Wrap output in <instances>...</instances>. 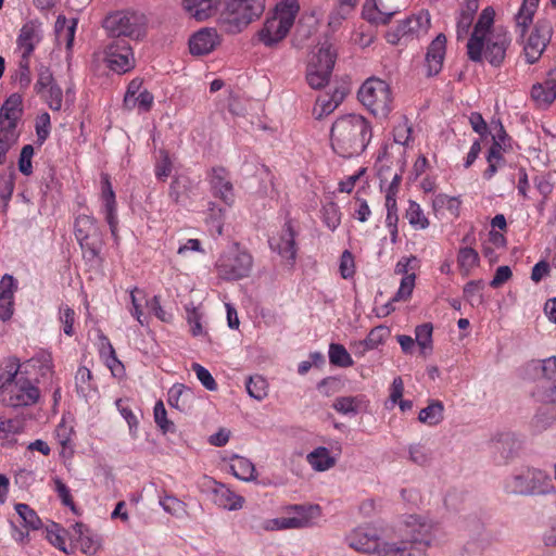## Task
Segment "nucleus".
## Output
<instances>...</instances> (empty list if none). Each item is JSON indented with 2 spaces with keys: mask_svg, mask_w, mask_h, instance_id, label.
Returning a JSON list of instances; mask_svg holds the SVG:
<instances>
[{
  "mask_svg": "<svg viewBox=\"0 0 556 556\" xmlns=\"http://www.w3.org/2000/svg\"><path fill=\"white\" fill-rule=\"evenodd\" d=\"M494 14L492 8H485L479 15L467 42V55L472 62L486 60L492 66H500L505 60L511 40L505 28H492Z\"/></svg>",
  "mask_w": 556,
  "mask_h": 556,
  "instance_id": "f257e3e1",
  "label": "nucleus"
},
{
  "mask_svg": "<svg viewBox=\"0 0 556 556\" xmlns=\"http://www.w3.org/2000/svg\"><path fill=\"white\" fill-rule=\"evenodd\" d=\"M371 137L370 123L358 114L338 117L330 130L331 148L342 157L357 156L363 153Z\"/></svg>",
  "mask_w": 556,
  "mask_h": 556,
  "instance_id": "f03ea898",
  "label": "nucleus"
},
{
  "mask_svg": "<svg viewBox=\"0 0 556 556\" xmlns=\"http://www.w3.org/2000/svg\"><path fill=\"white\" fill-rule=\"evenodd\" d=\"M408 533L405 539L394 541L396 556H428L440 531L438 522L422 517L410 516L406 521Z\"/></svg>",
  "mask_w": 556,
  "mask_h": 556,
  "instance_id": "7ed1b4c3",
  "label": "nucleus"
},
{
  "mask_svg": "<svg viewBox=\"0 0 556 556\" xmlns=\"http://www.w3.org/2000/svg\"><path fill=\"white\" fill-rule=\"evenodd\" d=\"M298 0H282L276 5L275 12L268 16L256 33L260 43L274 48L289 34L299 13Z\"/></svg>",
  "mask_w": 556,
  "mask_h": 556,
  "instance_id": "20e7f679",
  "label": "nucleus"
},
{
  "mask_svg": "<svg viewBox=\"0 0 556 556\" xmlns=\"http://www.w3.org/2000/svg\"><path fill=\"white\" fill-rule=\"evenodd\" d=\"M265 10V0H226L217 23L228 34H239L258 20Z\"/></svg>",
  "mask_w": 556,
  "mask_h": 556,
  "instance_id": "39448f33",
  "label": "nucleus"
},
{
  "mask_svg": "<svg viewBox=\"0 0 556 556\" xmlns=\"http://www.w3.org/2000/svg\"><path fill=\"white\" fill-rule=\"evenodd\" d=\"M503 488L507 494L522 496L548 495L556 492L549 475L535 468H526L508 476Z\"/></svg>",
  "mask_w": 556,
  "mask_h": 556,
  "instance_id": "423d86ee",
  "label": "nucleus"
},
{
  "mask_svg": "<svg viewBox=\"0 0 556 556\" xmlns=\"http://www.w3.org/2000/svg\"><path fill=\"white\" fill-rule=\"evenodd\" d=\"M345 542L354 551L366 555L396 556L395 542L383 541L380 529L369 523L351 530Z\"/></svg>",
  "mask_w": 556,
  "mask_h": 556,
  "instance_id": "0eeeda50",
  "label": "nucleus"
},
{
  "mask_svg": "<svg viewBox=\"0 0 556 556\" xmlns=\"http://www.w3.org/2000/svg\"><path fill=\"white\" fill-rule=\"evenodd\" d=\"M252 268L253 256L238 243L224 251L216 262L217 275L225 280L243 279L250 275Z\"/></svg>",
  "mask_w": 556,
  "mask_h": 556,
  "instance_id": "6e6552de",
  "label": "nucleus"
},
{
  "mask_svg": "<svg viewBox=\"0 0 556 556\" xmlns=\"http://www.w3.org/2000/svg\"><path fill=\"white\" fill-rule=\"evenodd\" d=\"M358 100L375 116L386 117L392 110L390 86L382 79L370 77L361 86Z\"/></svg>",
  "mask_w": 556,
  "mask_h": 556,
  "instance_id": "1a4fd4ad",
  "label": "nucleus"
},
{
  "mask_svg": "<svg viewBox=\"0 0 556 556\" xmlns=\"http://www.w3.org/2000/svg\"><path fill=\"white\" fill-rule=\"evenodd\" d=\"M556 374V357L545 359H532L523 368L525 378L538 382V390L534 392L542 400H556V386L553 377Z\"/></svg>",
  "mask_w": 556,
  "mask_h": 556,
  "instance_id": "9d476101",
  "label": "nucleus"
},
{
  "mask_svg": "<svg viewBox=\"0 0 556 556\" xmlns=\"http://www.w3.org/2000/svg\"><path fill=\"white\" fill-rule=\"evenodd\" d=\"M146 18L143 14L131 11H117L104 20V27L116 37L139 39L144 35Z\"/></svg>",
  "mask_w": 556,
  "mask_h": 556,
  "instance_id": "9b49d317",
  "label": "nucleus"
},
{
  "mask_svg": "<svg viewBox=\"0 0 556 556\" xmlns=\"http://www.w3.org/2000/svg\"><path fill=\"white\" fill-rule=\"evenodd\" d=\"M430 26V13L421 10L400 21L394 29L387 33V40L391 45H397L401 40L418 39L429 31Z\"/></svg>",
  "mask_w": 556,
  "mask_h": 556,
  "instance_id": "f8f14e48",
  "label": "nucleus"
},
{
  "mask_svg": "<svg viewBox=\"0 0 556 556\" xmlns=\"http://www.w3.org/2000/svg\"><path fill=\"white\" fill-rule=\"evenodd\" d=\"M75 237L88 261L99 257L101 248V230L94 217L79 215L75 220Z\"/></svg>",
  "mask_w": 556,
  "mask_h": 556,
  "instance_id": "ddd939ff",
  "label": "nucleus"
},
{
  "mask_svg": "<svg viewBox=\"0 0 556 556\" xmlns=\"http://www.w3.org/2000/svg\"><path fill=\"white\" fill-rule=\"evenodd\" d=\"M40 397V390L37 384L20 371L10 388L7 389L3 402L14 408L35 405Z\"/></svg>",
  "mask_w": 556,
  "mask_h": 556,
  "instance_id": "4468645a",
  "label": "nucleus"
},
{
  "mask_svg": "<svg viewBox=\"0 0 556 556\" xmlns=\"http://www.w3.org/2000/svg\"><path fill=\"white\" fill-rule=\"evenodd\" d=\"M553 35V27L549 21L539 20L533 30L523 40V53L526 61L533 64L541 58Z\"/></svg>",
  "mask_w": 556,
  "mask_h": 556,
  "instance_id": "2eb2a0df",
  "label": "nucleus"
},
{
  "mask_svg": "<svg viewBox=\"0 0 556 556\" xmlns=\"http://www.w3.org/2000/svg\"><path fill=\"white\" fill-rule=\"evenodd\" d=\"M268 242L271 251L278 253L287 264L290 266L294 264L298 248L295 243V231L290 220L286 222L281 230L273 235Z\"/></svg>",
  "mask_w": 556,
  "mask_h": 556,
  "instance_id": "dca6fc26",
  "label": "nucleus"
},
{
  "mask_svg": "<svg viewBox=\"0 0 556 556\" xmlns=\"http://www.w3.org/2000/svg\"><path fill=\"white\" fill-rule=\"evenodd\" d=\"M105 62L110 70L124 74L135 67V56L131 47L123 40L111 43L105 51Z\"/></svg>",
  "mask_w": 556,
  "mask_h": 556,
  "instance_id": "f3484780",
  "label": "nucleus"
},
{
  "mask_svg": "<svg viewBox=\"0 0 556 556\" xmlns=\"http://www.w3.org/2000/svg\"><path fill=\"white\" fill-rule=\"evenodd\" d=\"M210 189L215 198H218L227 206L235 203V189L230 173L224 167H213L208 173Z\"/></svg>",
  "mask_w": 556,
  "mask_h": 556,
  "instance_id": "a211bd4d",
  "label": "nucleus"
},
{
  "mask_svg": "<svg viewBox=\"0 0 556 556\" xmlns=\"http://www.w3.org/2000/svg\"><path fill=\"white\" fill-rule=\"evenodd\" d=\"M23 115V98L18 93L10 94L0 108V132L18 135L17 124Z\"/></svg>",
  "mask_w": 556,
  "mask_h": 556,
  "instance_id": "6ab92c4d",
  "label": "nucleus"
},
{
  "mask_svg": "<svg viewBox=\"0 0 556 556\" xmlns=\"http://www.w3.org/2000/svg\"><path fill=\"white\" fill-rule=\"evenodd\" d=\"M102 213L109 224L112 236L117 239L118 216L117 203L115 192L112 188L110 176L108 174L101 175V194Z\"/></svg>",
  "mask_w": 556,
  "mask_h": 556,
  "instance_id": "aec40b11",
  "label": "nucleus"
},
{
  "mask_svg": "<svg viewBox=\"0 0 556 556\" xmlns=\"http://www.w3.org/2000/svg\"><path fill=\"white\" fill-rule=\"evenodd\" d=\"M41 23L38 20L26 22L20 29L16 39L17 49L21 55L31 56L37 45L41 40Z\"/></svg>",
  "mask_w": 556,
  "mask_h": 556,
  "instance_id": "412c9836",
  "label": "nucleus"
},
{
  "mask_svg": "<svg viewBox=\"0 0 556 556\" xmlns=\"http://www.w3.org/2000/svg\"><path fill=\"white\" fill-rule=\"evenodd\" d=\"M531 99L540 108H547L556 99V68L551 70L543 83L532 86Z\"/></svg>",
  "mask_w": 556,
  "mask_h": 556,
  "instance_id": "4be33fe9",
  "label": "nucleus"
},
{
  "mask_svg": "<svg viewBox=\"0 0 556 556\" xmlns=\"http://www.w3.org/2000/svg\"><path fill=\"white\" fill-rule=\"evenodd\" d=\"M445 51L446 37L443 34H439L429 45L426 54V67L428 76H434L441 72Z\"/></svg>",
  "mask_w": 556,
  "mask_h": 556,
  "instance_id": "5701e85b",
  "label": "nucleus"
},
{
  "mask_svg": "<svg viewBox=\"0 0 556 556\" xmlns=\"http://www.w3.org/2000/svg\"><path fill=\"white\" fill-rule=\"evenodd\" d=\"M218 45L219 36L213 28H203L197 31L189 40V49L193 55L208 54Z\"/></svg>",
  "mask_w": 556,
  "mask_h": 556,
  "instance_id": "b1692460",
  "label": "nucleus"
},
{
  "mask_svg": "<svg viewBox=\"0 0 556 556\" xmlns=\"http://www.w3.org/2000/svg\"><path fill=\"white\" fill-rule=\"evenodd\" d=\"M220 0H181V7L192 18L202 22L213 16Z\"/></svg>",
  "mask_w": 556,
  "mask_h": 556,
  "instance_id": "393cba45",
  "label": "nucleus"
},
{
  "mask_svg": "<svg viewBox=\"0 0 556 556\" xmlns=\"http://www.w3.org/2000/svg\"><path fill=\"white\" fill-rule=\"evenodd\" d=\"M212 493L214 503L224 509L238 510L243 507L244 498L236 494L226 484L215 481Z\"/></svg>",
  "mask_w": 556,
  "mask_h": 556,
  "instance_id": "a878e982",
  "label": "nucleus"
},
{
  "mask_svg": "<svg viewBox=\"0 0 556 556\" xmlns=\"http://www.w3.org/2000/svg\"><path fill=\"white\" fill-rule=\"evenodd\" d=\"M540 0H523L515 15V31L519 38H525L533 23Z\"/></svg>",
  "mask_w": 556,
  "mask_h": 556,
  "instance_id": "bb28decb",
  "label": "nucleus"
},
{
  "mask_svg": "<svg viewBox=\"0 0 556 556\" xmlns=\"http://www.w3.org/2000/svg\"><path fill=\"white\" fill-rule=\"evenodd\" d=\"M478 9L479 0H466L464 2L456 23V33L458 40L465 38L468 35Z\"/></svg>",
  "mask_w": 556,
  "mask_h": 556,
  "instance_id": "cd10ccee",
  "label": "nucleus"
},
{
  "mask_svg": "<svg viewBox=\"0 0 556 556\" xmlns=\"http://www.w3.org/2000/svg\"><path fill=\"white\" fill-rule=\"evenodd\" d=\"M345 97L343 89L336 88L331 94L319 96L314 106V114L317 118L332 113Z\"/></svg>",
  "mask_w": 556,
  "mask_h": 556,
  "instance_id": "c85d7f7f",
  "label": "nucleus"
},
{
  "mask_svg": "<svg viewBox=\"0 0 556 556\" xmlns=\"http://www.w3.org/2000/svg\"><path fill=\"white\" fill-rule=\"evenodd\" d=\"M367 400L363 395L339 396L332 403V408L342 415H357L367 407Z\"/></svg>",
  "mask_w": 556,
  "mask_h": 556,
  "instance_id": "c756f323",
  "label": "nucleus"
},
{
  "mask_svg": "<svg viewBox=\"0 0 556 556\" xmlns=\"http://www.w3.org/2000/svg\"><path fill=\"white\" fill-rule=\"evenodd\" d=\"M295 519L301 521V528L313 527L321 516L318 505H292L288 508Z\"/></svg>",
  "mask_w": 556,
  "mask_h": 556,
  "instance_id": "7c9ffc66",
  "label": "nucleus"
},
{
  "mask_svg": "<svg viewBox=\"0 0 556 556\" xmlns=\"http://www.w3.org/2000/svg\"><path fill=\"white\" fill-rule=\"evenodd\" d=\"M415 279H416L415 273H410V275H406L402 278L400 288H399L397 292L395 293V295L392 298V300L389 303H387L381 308V314L383 316H387L391 312L394 311V306H393L394 302L407 301L410 298L414 287H415Z\"/></svg>",
  "mask_w": 556,
  "mask_h": 556,
  "instance_id": "2f4dec72",
  "label": "nucleus"
},
{
  "mask_svg": "<svg viewBox=\"0 0 556 556\" xmlns=\"http://www.w3.org/2000/svg\"><path fill=\"white\" fill-rule=\"evenodd\" d=\"M326 63L321 67H316L314 64L307 65L306 80L312 88L319 89L329 83L332 73L330 59Z\"/></svg>",
  "mask_w": 556,
  "mask_h": 556,
  "instance_id": "473e14b6",
  "label": "nucleus"
},
{
  "mask_svg": "<svg viewBox=\"0 0 556 556\" xmlns=\"http://www.w3.org/2000/svg\"><path fill=\"white\" fill-rule=\"evenodd\" d=\"M399 12L397 9L389 10L381 0L375 2L371 7H364V17L374 24H387L391 17Z\"/></svg>",
  "mask_w": 556,
  "mask_h": 556,
  "instance_id": "72a5a7b5",
  "label": "nucleus"
},
{
  "mask_svg": "<svg viewBox=\"0 0 556 556\" xmlns=\"http://www.w3.org/2000/svg\"><path fill=\"white\" fill-rule=\"evenodd\" d=\"M73 531L77 536L76 540L83 553L89 555L97 553L99 549V541L84 523L77 522L73 527Z\"/></svg>",
  "mask_w": 556,
  "mask_h": 556,
  "instance_id": "f704fd0d",
  "label": "nucleus"
},
{
  "mask_svg": "<svg viewBox=\"0 0 556 556\" xmlns=\"http://www.w3.org/2000/svg\"><path fill=\"white\" fill-rule=\"evenodd\" d=\"M307 463L316 471H326L336 465V459L330 455L328 448L319 446L307 454Z\"/></svg>",
  "mask_w": 556,
  "mask_h": 556,
  "instance_id": "c9c22d12",
  "label": "nucleus"
},
{
  "mask_svg": "<svg viewBox=\"0 0 556 556\" xmlns=\"http://www.w3.org/2000/svg\"><path fill=\"white\" fill-rule=\"evenodd\" d=\"M21 371V363L16 357H9L0 364V391L7 394V389L13 383Z\"/></svg>",
  "mask_w": 556,
  "mask_h": 556,
  "instance_id": "e433bc0d",
  "label": "nucleus"
},
{
  "mask_svg": "<svg viewBox=\"0 0 556 556\" xmlns=\"http://www.w3.org/2000/svg\"><path fill=\"white\" fill-rule=\"evenodd\" d=\"M230 469L232 475L242 481H253L256 479L255 467L253 463L242 456L231 458Z\"/></svg>",
  "mask_w": 556,
  "mask_h": 556,
  "instance_id": "4c0bfd02",
  "label": "nucleus"
},
{
  "mask_svg": "<svg viewBox=\"0 0 556 556\" xmlns=\"http://www.w3.org/2000/svg\"><path fill=\"white\" fill-rule=\"evenodd\" d=\"M478 252L470 248H460L457 253V265L464 276H468L479 265Z\"/></svg>",
  "mask_w": 556,
  "mask_h": 556,
  "instance_id": "58836bf2",
  "label": "nucleus"
},
{
  "mask_svg": "<svg viewBox=\"0 0 556 556\" xmlns=\"http://www.w3.org/2000/svg\"><path fill=\"white\" fill-rule=\"evenodd\" d=\"M444 406L440 401H431L419 412L418 420L428 426H437L443 420Z\"/></svg>",
  "mask_w": 556,
  "mask_h": 556,
  "instance_id": "ea45409f",
  "label": "nucleus"
},
{
  "mask_svg": "<svg viewBox=\"0 0 556 556\" xmlns=\"http://www.w3.org/2000/svg\"><path fill=\"white\" fill-rule=\"evenodd\" d=\"M405 217L409 225L416 230H422L429 226V219L425 215L424 210L417 202L413 200L408 201Z\"/></svg>",
  "mask_w": 556,
  "mask_h": 556,
  "instance_id": "a19ab883",
  "label": "nucleus"
},
{
  "mask_svg": "<svg viewBox=\"0 0 556 556\" xmlns=\"http://www.w3.org/2000/svg\"><path fill=\"white\" fill-rule=\"evenodd\" d=\"M337 52L332 43L325 41L317 47V50L313 52L308 64H314L316 67H321L327 64V60L331 61V70H333L336 63Z\"/></svg>",
  "mask_w": 556,
  "mask_h": 556,
  "instance_id": "79ce46f5",
  "label": "nucleus"
},
{
  "mask_svg": "<svg viewBox=\"0 0 556 556\" xmlns=\"http://www.w3.org/2000/svg\"><path fill=\"white\" fill-rule=\"evenodd\" d=\"M390 330L384 326H378L372 328L365 340L358 343V346L362 348V353L377 349L380 344L384 342V340L389 337Z\"/></svg>",
  "mask_w": 556,
  "mask_h": 556,
  "instance_id": "37998d69",
  "label": "nucleus"
},
{
  "mask_svg": "<svg viewBox=\"0 0 556 556\" xmlns=\"http://www.w3.org/2000/svg\"><path fill=\"white\" fill-rule=\"evenodd\" d=\"M432 332L433 326L430 323H425L415 329V342L420 349L422 355H427L432 351Z\"/></svg>",
  "mask_w": 556,
  "mask_h": 556,
  "instance_id": "c03bdc74",
  "label": "nucleus"
},
{
  "mask_svg": "<svg viewBox=\"0 0 556 556\" xmlns=\"http://www.w3.org/2000/svg\"><path fill=\"white\" fill-rule=\"evenodd\" d=\"M190 397V389L186 388L184 384H174L168 390L167 402L172 407H175L179 410H185L188 406V401Z\"/></svg>",
  "mask_w": 556,
  "mask_h": 556,
  "instance_id": "a18cd8bd",
  "label": "nucleus"
},
{
  "mask_svg": "<svg viewBox=\"0 0 556 556\" xmlns=\"http://www.w3.org/2000/svg\"><path fill=\"white\" fill-rule=\"evenodd\" d=\"M329 362L338 367L346 368L353 366L354 362L346 349L339 343L329 345Z\"/></svg>",
  "mask_w": 556,
  "mask_h": 556,
  "instance_id": "49530a36",
  "label": "nucleus"
},
{
  "mask_svg": "<svg viewBox=\"0 0 556 556\" xmlns=\"http://www.w3.org/2000/svg\"><path fill=\"white\" fill-rule=\"evenodd\" d=\"M248 394L257 400H264L268 394L267 381L260 375L251 376L245 383Z\"/></svg>",
  "mask_w": 556,
  "mask_h": 556,
  "instance_id": "de8ad7c7",
  "label": "nucleus"
},
{
  "mask_svg": "<svg viewBox=\"0 0 556 556\" xmlns=\"http://www.w3.org/2000/svg\"><path fill=\"white\" fill-rule=\"evenodd\" d=\"M354 10V8L334 2V5L328 16L329 28H331L333 31L339 29L342 23L349 18Z\"/></svg>",
  "mask_w": 556,
  "mask_h": 556,
  "instance_id": "09e8293b",
  "label": "nucleus"
},
{
  "mask_svg": "<svg viewBox=\"0 0 556 556\" xmlns=\"http://www.w3.org/2000/svg\"><path fill=\"white\" fill-rule=\"evenodd\" d=\"M76 25L77 21L75 18L67 21L64 15H59L55 21V33L59 37L64 36L68 49L74 41Z\"/></svg>",
  "mask_w": 556,
  "mask_h": 556,
  "instance_id": "8fccbe9b",
  "label": "nucleus"
},
{
  "mask_svg": "<svg viewBox=\"0 0 556 556\" xmlns=\"http://www.w3.org/2000/svg\"><path fill=\"white\" fill-rule=\"evenodd\" d=\"M160 505L169 515L182 517L186 515V504L174 495H165L160 498Z\"/></svg>",
  "mask_w": 556,
  "mask_h": 556,
  "instance_id": "3c124183",
  "label": "nucleus"
},
{
  "mask_svg": "<svg viewBox=\"0 0 556 556\" xmlns=\"http://www.w3.org/2000/svg\"><path fill=\"white\" fill-rule=\"evenodd\" d=\"M15 510L24 521L25 527L33 530H38L41 527V520L37 513L31 509L27 504L18 503L15 505Z\"/></svg>",
  "mask_w": 556,
  "mask_h": 556,
  "instance_id": "603ef678",
  "label": "nucleus"
},
{
  "mask_svg": "<svg viewBox=\"0 0 556 556\" xmlns=\"http://www.w3.org/2000/svg\"><path fill=\"white\" fill-rule=\"evenodd\" d=\"M154 421L163 433L175 432V425L167 419V413L162 401L156 402L154 406Z\"/></svg>",
  "mask_w": 556,
  "mask_h": 556,
  "instance_id": "864d4df0",
  "label": "nucleus"
},
{
  "mask_svg": "<svg viewBox=\"0 0 556 556\" xmlns=\"http://www.w3.org/2000/svg\"><path fill=\"white\" fill-rule=\"evenodd\" d=\"M53 111H60L62 108L63 92L58 84L50 86L43 93H39Z\"/></svg>",
  "mask_w": 556,
  "mask_h": 556,
  "instance_id": "5fc2aeb1",
  "label": "nucleus"
},
{
  "mask_svg": "<svg viewBox=\"0 0 556 556\" xmlns=\"http://www.w3.org/2000/svg\"><path fill=\"white\" fill-rule=\"evenodd\" d=\"M434 208L445 207L451 214L458 216L460 208V200L456 197L440 193L433 199Z\"/></svg>",
  "mask_w": 556,
  "mask_h": 556,
  "instance_id": "6e6d98bb",
  "label": "nucleus"
},
{
  "mask_svg": "<svg viewBox=\"0 0 556 556\" xmlns=\"http://www.w3.org/2000/svg\"><path fill=\"white\" fill-rule=\"evenodd\" d=\"M153 101V94L147 89H143L141 92L132 97L131 105H124V108L128 111L137 108L140 111L148 112L152 108Z\"/></svg>",
  "mask_w": 556,
  "mask_h": 556,
  "instance_id": "4d7b16f0",
  "label": "nucleus"
},
{
  "mask_svg": "<svg viewBox=\"0 0 556 556\" xmlns=\"http://www.w3.org/2000/svg\"><path fill=\"white\" fill-rule=\"evenodd\" d=\"M15 186V172L13 168L0 175V197L8 201L11 199Z\"/></svg>",
  "mask_w": 556,
  "mask_h": 556,
  "instance_id": "13d9d810",
  "label": "nucleus"
},
{
  "mask_svg": "<svg viewBox=\"0 0 556 556\" xmlns=\"http://www.w3.org/2000/svg\"><path fill=\"white\" fill-rule=\"evenodd\" d=\"M412 137V126L406 118H402L393 128L394 141L402 146H407Z\"/></svg>",
  "mask_w": 556,
  "mask_h": 556,
  "instance_id": "bf43d9fd",
  "label": "nucleus"
},
{
  "mask_svg": "<svg viewBox=\"0 0 556 556\" xmlns=\"http://www.w3.org/2000/svg\"><path fill=\"white\" fill-rule=\"evenodd\" d=\"M408 452H409V459L419 466H426L431 460L430 451L421 444L410 445L408 448Z\"/></svg>",
  "mask_w": 556,
  "mask_h": 556,
  "instance_id": "052dcab7",
  "label": "nucleus"
},
{
  "mask_svg": "<svg viewBox=\"0 0 556 556\" xmlns=\"http://www.w3.org/2000/svg\"><path fill=\"white\" fill-rule=\"evenodd\" d=\"M387 208V216H386V225L390 229L392 240H395V237L397 235V206L396 201L388 200V203H386Z\"/></svg>",
  "mask_w": 556,
  "mask_h": 556,
  "instance_id": "680f3d73",
  "label": "nucleus"
},
{
  "mask_svg": "<svg viewBox=\"0 0 556 556\" xmlns=\"http://www.w3.org/2000/svg\"><path fill=\"white\" fill-rule=\"evenodd\" d=\"M339 271L343 279L352 278L355 274L354 256L349 250L341 254Z\"/></svg>",
  "mask_w": 556,
  "mask_h": 556,
  "instance_id": "e2e57ef3",
  "label": "nucleus"
},
{
  "mask_svg": "<svg viewBox=\"0 0 556 556\" xmlns=\"http://www.w3.org/2000/svg\"><path fill=\"white\" fill-rule=\"evenodd\" d=\"M144 298V293L142 290L138 288H134L130 291V301L131 307L129 308L130 314L135 317L141 326L144 325V320L142 319V309L140 301Z\"/></svg>",
  "mask_w": 556,
  "mask_h": 556,
  "instance_id": "0e129e2a",
  "label": "nucleus"
},
{
  "mask_svg": "<svg viewBox=\"0 0 556 556\" xmlns=\"http://www.w3.org/2000/svg\"><path fill=\"white\" fill-rule=\"evenodd\" d=\"M59 319L63 325V331L66 336L74 334V321H75V312L67 305H62L59 312Z\"/></svg>",
  "mask_w": 556,
  "mask_h": 556,
  "instance_id": "69168bd1",
  "label": "nucleus"
},
{
  "mask_svg": "<svg viewBox=\"0 0 556 556\" xmlns=\"http://www.w3.org/2000/svg\"><path fill=\"white\" fill-rule=\"evenodd\" d=\"M192 370L195 372L200 382L210 391L217 389V383L211 372L198 363L192 364Z\"/></svg>",
  "mask_w": 556,
  "mask_h": 556,
  "instance_id": "338daca9",
  "label": "nucleus"
},
{
  "mask_svg": "<svg viewBox=\"0 0 556 556\" xmlns=\"http://www.w3.org/2000/svg\"><path fill=\"white\" fill-rule=\"evenodd\" d=\"M34 155V148L31 144H26L22 148L20 160H18V169L22 174L29 176L33 173L31 166V157Z\"/></svg>",
  "mask_w": 556,
  "mask_h": 556,
  "instance_id": "774afa93",
  "label": "nucleus"
}]
</instances>
